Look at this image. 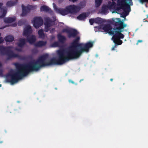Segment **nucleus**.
<instances>
[{
    "instance_id": "2eb2a0df",
    "label": "nucleus",
    "mask_w": 148,
    "mask_h": 148,
    "mask_svg": "<svg viewBox=\"0 0 148 148\" xmlns=\"http://www.w3.org/2000/svg\"><path fill=\"white\" fill-rule=\"evenodd\" d=\"M45 22L44 23L45 25V27L46 29H47V30L46 31H47L49 29V28L51 26H52V25L51 24V19H45Z\"/></svg>"
},
{
    "instance_id": "6ab92c4d",
    "label": "nucleus",
    "mask_w": 148,
    "mask_h": 148,
    "mask_svg": "<svg viewBox=\"0 0 148 148\" xmlns=\"http://www.w3.org/2000/svg\"><path fill=\"white\" fill-rule=\"evenodd\" d=\"M25 40L24 38L21 39L19 40V43L18 46L21 47H23L25 44Z\"/></svg>"
},
{
    "instance_id": "c756f323",
    "label": "nucleus",
    "mask_w": 148,
    "mask_h": 148,
    "mask_svg": "<svg viewBox=\"0 0 148 148\" xmlns=\"http://www.w3.org/2000/svg\"><path fill=\"white\" fill-rule=\"evenodd\" d=\"M80 39V37L79 36H78V37H77L75 38V40H74L75 41L77 42L78 43H79Z\"/></svg>"
},
{
    "instance_id": "aec40b11",
    "label": "nucleus",
    "mask_w": 148,
    "mask_h": 148,
    "mask_svg": "<svg viewBox=\"0 0 148 148\" xmlns=\"http://www.w3.org/2000/svg\"><path fill=\"white\" fill-rule=\"evenodd\" d=\"M17 2V0L10 1L7 2L6 5L8 7H10L16 4Z\"/></svg>"
},
{
    "instance_id": "f704fd0d",
    "label": "nucleus",
    "mask_w": 148,
    "mask_h": 148,
    "mask_svg": "<svg viewBox=\"0 0 148 148\" xmlns=\"http://www.w3.org/2000/svg\"><path fill=\"white\" fill-rule=\"evenodd\" d=\"M16 50L20 52H21L22 51V49L21 48H16Z\"/></svg>"
},
{
    "instance_id": "412c9836",
    "label": "nucleus",
    "mask_w": 148,
    "mask_h": 148,
    "mask_svg": "<svg viewBox=\"0 0 148 148\" xmlns=\"http://www.w3.org/2000/svg\"><path fill=\"white\" fill-rule=\"evenodd\" d=\"M1 13H2V14L1 16H0V18H3L7 13V9L5 7H3L1 9Z\"/></svg>"
},
{
    "instance_id": "7c9ffc66",
    "label": "nucleus",
    "mask_w": 148,
    "mask_h": 148,
    "mask_svg": "<svg viewBox=\"0 0 148 148\" xmlns=\"http://www.w3.org/2000/svg\"><path fill=\"white\" fill-rule=\"evenodd\" d=\"M69 30L67 29H64L62 30V32H66L68 34Z\"/></svg>"
},
{
    "instance_id": "1a4fd4ad",
    "label": "nucleus",
    "mask_w": 148,
    "mask_h": 148,
    "mask_svg": "<svg viewBox=\"0 0 148 148\" xmlns=\"http://www.w3.org/2000/svg\"><path fill=\"white\" fill-rule=\"evenodd\" d=\"M53 5L54 9L56 12L60 13L61 14L65 15L68 14L69 12L66 9H62L58 8L54 3H53Z\"/></svg>"
},
{
    "instance_id": "e433bc0d",
    "label": "nucleus",
    "mask_w": 148,
    "mask_h": 148,
    "mask_svg": "<svg viewBox=\"0 0 148 148\" xmlns=\"http://www.w3.org/2000/svg\"><path fill=\"white\" fill-rule=\"evenodd\" d=\"M69 81L70 82L73 84H74V82L71 80H70Z\"/></svg>"
},
{
    "instance_id": "ea45409f",
    "label": "nucleus",
    "mask_w": 148,
    "mask_h": 148,
    "mask_svg": "<svg viewBox=\"0 0 148 148\" xmlns=\"http://www.w3.org/2000/svg\"><path fill=\"white\" fill-rule=\"evenodd\" d=\"M3 4L2 3H0V8L3 5Z\"/></svg>"
},
{
    "instance_id": "f257e3e1",
    "label": "nucleus",
    "mask_w": 148,
    "mask_h": 148,
    "mask_svg": "<svg viewBox=\"0 0 148 148\" xmlns=\"http://www.w3.org/2000/svg\"><path fill=\"white\" fill-rule=\"evenodd\" d=\"M71 45V47L65 52L64 50L58 51V58L56 59L53 58L49 60L51 66L61 65L69 60L79 58L84 52H89V48L93 46V42H89L84 44L79 43L73 40Z\"/></svg>"
},
{
    "instance_id": "a878e982",
    "label": "nucleus",
    "mask_w": 148,
    "mask_h": 148,
    "mask_svg": "<svg viewBox=\"0 0 148 148\" xmlns=\"http://www.w3.org/2000/svg\"><path fill=\"white\" fill-rule=\"evenodd\" d=\"M120 39H122V38H119L118 39H116V43H114L115 45H121L123 43L122 41L121 40H120Z\"/></svg>"
},
{
    "instance_id": "f03ea898",
    "label": "nucleus",
    "mask_w": 148,
    "mask_h": 148,
    "mask_svg": "<svg viewBox=\"0 0 148 148\" xmlns=\"http://www.w3.org/2000/svg\"><path fill=\"white\" fill-rule=\"evenodd\" d=\"M48 57L47 54L44 55L40 57L36 61L26 64L15 63L14 64L17 71L9 74V76L10 78H7V81L12 84H13L30 72L37 71L42 67L51 66L49 61L45 62Z\"/></svg>"
},
{
    "instance_id": "9b49d317",
    "label": "nucleus",
    "mask_w": 148,
    "mask_h": 148,
    "mask_svg": "<svg viewBox=\"0 0 148 148\" xmlns=\"http://www.w3.org/2000/svg\"><path fill=\"white\" fill-rule=\"evenodd\" d=\"M78 33L77 30L73 29H70L67 34L68 37L69 38H75L78 35Z\"/></svg>"
},
{
    "instance_id": "bb28decb",
    "label": "nucleus",
    "mask_w": 148,
    "mask_h": 148,
    "mask_svg": "<svg viewBox=\"0 0 148 148\" xmlns=\"http://www.w3.org/2000/svg\"><path fill=\"white\" fill-rule=\"evenodd\" d=\"M95 6L96 7H97L99 6L102 2L101 0H95Z\"/></svg>"
},
{
    "instance_id": "58836bf2",
    "label": "nucleus",
    "mask_w": 148,
    "mask_h": 148,
    "mask_svg": "<svg viewBox=\"0 0 148 148\" xmlns=\"http://www.w3.org/2000/svg\"><path fill=\"white\" fill-rule=\"evenodd\" d=\"M115 47V46H114L112 48V50H113L114 49V48Z\"/></svg>"
},
{
    "instance_id": "de8ad7c7",
    "label": "nucleus",
    "mask_w": 148,
    "mask_h": 148,
    "mask_svg": "<svg viewBox=\"0 0 148 148\" xmlns=\"http://www.w3.org/2000/svg\"><path fill=\"white\" fill-rule=\"evenodd\" d=\"M54 19V21H56V19Z\"/></svg>"
},
{
    "instance_id": "c03bdc74",
    "label": "nucleus",
    "mask_w": 148,
    "mask_h": 148,
    "mask_svg": "<svg viewBox=\"0 0 148 148\" xmlns=\"http://www.w3.org/2000/svg\"><path fill=\"white\" fill-rule=\"evenodd\" d=\"M113 80V79L112 78H111L110 79V80L111 81H112H112Z\"/></svg>"
},
{
    "instance_id": "49530a36",
    "label": "nucleus",
    "mask_w": 148,
    "mask_h": 148,
    "mask_svg": "<svg viewBox=\"0 0 148 148\" xmlns=\"http://www.w3.org/2000/svg\"><path fill=\"white\" fill-rule=\"evenodd\" d=\"M79 20H83L84 21V20L85 19H79Z\"/></svg>"
},
{
    "instance_id": "f3484780",
    "label": "nucleus",
    "mask_w": 148,
    "mask_h": 148,
    "mask_svg": "<svg viewBox=\"0 0 148 148\" xmlns=\"http://www.w3.org/2000/svg\"><path fill=\"white\" fill-rule=\"evenodd\" d=\"M89 14L87 12H83L80 14L77 18H85L88 17Z\"/></svg>"
},
{
    "instance_id": "864d4df0",
    "label": "nucleus",
    "mask_w": 148,
    "mask_h": 148,
    "mask_svg": "<svg viewBox=\"0 0 148 148\" xmlns=\"http://www.w3.org/2000/svg\"><path fill=\"white\" fill-rule=\"evenodd\" d=\"M16 26V24L14 26Z\"/></svg>"
},
{
    "instance_id": "4be33fe9",
    "label": "nucleus",
    "mask_w": 148,
    "mask_h": 148,
    "mask_svg": "<svg viewBox=\"0 0 148 148\" xmlns=\"http://www.w3.org/2000/svg\"><path fill=\"white\" fill-rule=\"evenodd\" d=\"M38 34L39 38H44L45 37V34L43 29H40L38 32Z\"/></svg>"
},
{
    "instance_id": "ddd939ff",
    "label": "nucleus",
    "mask_w": 148,
    "mask_h": 148,
    "mask_svg": "<svg viewBox=\"0 0 148 148\" xmlns=\"http://www.w3.org/2000/svg\"><path fill=\"white\" fill-rule=\"evenodd\" d=\"M27 41L31 44H33L36 41V38L35 36L32 35L31 36L26 37Z\"/></svg>"
},
{
    "instance_id": "b1692460",
    "label": "nucleus",
    "mask_w": 148,
    "mask_h": 148,
    "mask_svg": "<svg viewBox=\"0 0 148 148\" xmlns=\"http://www.w3.org/2000/svg\"><path fill=\"white\" fill-rule=\"evenodd\" d=\"M49 10V8L46 6H43L41 7L40 10L41 11H47Z\"/></svg>"
},
{
    "instance_id": "7ed1b4c3",
    "label": "nucleus",
    "mask_w": 148,
    "mask_h": 148,
    "mask_svg": "<svg viewBox=\"0 0 148 148\" xmlns=\"http://www.w3.org/2000/svg\"><path fill=\"white\" fill-rule=\"evenodd\" d=\"M112 20L108 21L110 24H101V26L102 29L105 32L109 33L110 34L113 35L112 39L114 43H116V39L119 38H123L125 36L121 32L124 31V29L127 26L124 21L125 19H117V21H114L115 19H112Z\"/></svg>"
},
{
    "instance_id": "c9c22d12",
    "label": "nucleus",
    "mask_w": 148,
    "mask_h": 148,
    "mask_svg": "<svg viewBox=\"0 0 148 148\" xmlns=\"http://www.w3.org/2000/svg\"><path fill=\"white\" fill-rule=\"evenodd\" d=\"M130 1L129 2V4L130 5H132V3L131 1V0H129Z\"/></svg>"
},
{
    "instance_id": "6e6552de",
    "label": "nucleus",
    "mask_w": 148,
    "mask_h": 148,
    "mask_svg": "<svg viewBox=\"0 0 148 148\" xmlns=\"http://www.w3.org/2000/svg\"><path fill=\"white\" fill-rule=\"evenodd\" d=\"M32 21L34 27L37 29L41 26L43 24V19H34Z\"/></svg>"
},
{
    "instance_id": "4468645a",
    "label": "nucleus",
    "mask_w": 148,
    "mask_h": 148,
    "mask_svg": "<svg viewBox=\"0 0 148 148\" xmlns=\"http://www.w3.org/2000/svg\"><path fill=\"white\" fill-rule=\"evenodd\" d=\"M57 36L58 41L61 43H64L66 40V37L60 34H58Z\"/></svg>"
},
{
    "instance_id": "603ef678",
    "label": "nucleus",
    "mask_w": 148,
    "mask_h": 148,
    "mask_svg": "<svg viewBox=\"0 0 148 148\" xmlns=\"http://www.w3.org/2000/svg\"><path fill=\"white\" fill-rule=\"evenodd\" d=\"M147 18H148V15H147Z\"/></svg>"
},
{
    "instance_id": "2f4dec72",
    "label": "nucleus",
    "mask_w": 148,
    "mask_h": 148,
    "mask_svg": "<svg viewBox=\"0 0 148 148\" xmlns=\"http://www.w3.org/2000/svg\"><path fill=\"white\" fill-rule=\"evenodd\" d=\"M140 2L143 3L144 2H148V0H139Z\"/></svg>"
},
{
    "instance_id": "a19ab883",
    "label": "nucleus",
    "mask_w": 148,
    "mask_h": 148,
    "mask_svg": "<svg viewBox=\"0 0 148 148\" xmlns=\"http://www.w3.org/2000/svg\"><path fill=\"white\" fill-rule=\"evenodd\" d=\"M70 1L73 2H75L77 0H69Z\"/></svg>"
},
{
    "instance_id": "423d86ee",
    "label": "nucleus",
    "mask_w": 148,
    "mask_h": 148,
    "mask_svg": "<svg viewBox=\"0 0 148 148\" xmlns=\"http://www.w3.org/2000/svg\"><path fill=\"white\" fill-rule=\"evenodd\" d=\"M81 8L80 6L75 5H71L66 7V9L68 10L69 13L75 14L79 11Z\"/></svg>"
},
{
    "instance_id": "5701e85b",
    "label": "nucleus",
    "mask_w": 148,
    "mask_h": 148,
    "mask_svg": "<svg viewBox=\"0 0 148 148\" xmlns=\"http://www.w3.org/2000/svg\"><path fill=\"white\" fill-rule=\"evenodd\" d=\"M26 24V21L24 20V19H21L18 21V25L19 26L25 25Z\"/></svg>"
},
{
    "instance_id": "a18cd8bd",
    "label": "nucleus",
    "mask_w": 148,
    "mask_h": 148,
    "mask_svg": "<svg viewBox=\"0 0 148 148\" xmlns=\"http://www.w3.org/2000/svg\"><path fill=\"white\" fill-rule=\"evenodd\" d=\"M3 143V141H0V144L2 143Z\"/></svg>"
},
{
    "instance_id": "cd10ccee",
    "label": "nucleus",
    "mask_w": 148,
    "mask_h": 148,
    "mask_svg": "<svg viewBox=\"0 0 148 148\" xmlns=\"http://www.w3.org/2000/svg\"><path fill=\"white\" fill-rule=\"evenodd\" d=\"M51 46L52 47H58L59 46V44L58 42L56 41L52 43Z\"/></svg>"
},
{
    "instance_id": "37998d69",
    "label": "nucleus",
    "mask_w": 148,
    "mask_h": 148,
    "mask_svg": "<svg viewBox=\"0 0 148 148\" xmlns=\"http://www.w3.org/2000/svg\"><path fill=\"white\" fill-rule=\"evenodd\" d=\"M83 80H84V79H81V80H80L79 82H81L82 81H83Z\"/></svg>"
},
{
    "instance_id": "0eeeda50",
    "label": "nucleus",
    "mask_w": 148,
    "mask_h": 148,
    "mask_svg": "<svg viewBox=\"0 0 148 148\" xmlns=\"http://www.w3.org/2000/svg\"><path fill=\"white\" fill-rule=\"evenodd\" d=\"M31 7V6H25L23 5H22V12L21 15L22 17H24L27 15L29 12Z\"/></svg>"
},
{
    "instance_id": "8fccbe9b",
    "label": "nucleus",
    "mask_w": 148,
    "mask_h": 148,
    "mask_svg": "<svg viewBox=\"0 0 148 148\" xmlns=\"http://www.w3.org/2000/svg\"><path fill=\"white\" fill-rule=\"evenodd\" d=\"M1 85L0 84V87H1Z\"/></svg>"
},
{
    "instance_id": "f8f14e48",
    "label": "nucleus",
    "mask_w": 148,
    "mask_h": 148,
    "mask_svg": "<svg viewBox=\"0 0 148 148\" xmlns=\"http://www.w3.org/2000/svg\"><path fill=\"white\" fill-rule=\"evenodd\" d=\"M106 21L105 19H89V22L91 25H92L94 23L98 24H103Z\"/></svg>"
},
{
    "instance_id": "39448f33",
    "label": "nucleus",
    "mask_w": 148,
    "mask_h": 148,
    "mask_svg": "<svg viewBox=\"0 0 148 148\" xmlns=\"http://www.w3.org/2000/svg\"><path fill=\"white\" fill-rule=\"evenodd\" d=\"M11 49L12 47L10 46L4 47L3 45H0V53L2 55L6 56L7 60H10L14 58H19V55L14 53Z\"/></svg>"
},
{
    "instance_id": "79ce46f5",
    "label": "nucleus",
    "mask_w": 148,
    "mask_h": 148,
    "mask_svg": "<svg viewBox=\"0 0 148 148\" xmlns=\"http://www.w3.org/2000/svg\"><path fill=\"white\" fill-rule=\"evenodd\" d=\"M7 26H5L2 27L1 28V29H3L5 27H6Z\"/></svg>"
},
{
    "instance_id": "9d476101",
    "label": "nucleus",
    "mask_w": 148,
    "mask_h": 148,
    "mask_svg": "<svg viewBox=\"0 0 148 148\" xmlns=\"http://www.w3.org/2000/svg\"><path fill=\"white\" fill-rule=\"evenodd\" d=\"M32 30L31 27L30 25L27 26L24 29L23 32V34L25 37L29 36V35L32 34Z\"/></svg>"
},
{
    "instance_id": "473e14b6",
    "label": "nucleus",
    "mask_w": 148,
    "mask_h": 148,
    "mask_svg": "<svg viewBox=\"0 0 148 148\" xmlns=\"http://www.w3.org/2000/svg\"><path fill=\"white\" fill-rule=\"evenodd\" d=\"M1 34L0 33V44L2 43L3 41V40L2 38L1 37Z\"/></svg>"
},
{
    "instance_id": "20e7f679",
    "label": "nucleus",
    "mask_w": 148,
    "mask_h": 148,
    "mask_svg": "<svg viewBox=\"0 0 148 148\" xmlns=\"http://www.w3.org/2000/svg\"><path fill=\"white\" fill-rule=\"evenodd\" d=\"M112 2L108 3V6H103L101 10V12L106 14L110 10L112 13H117L119 14L121 17L125 18L130 11L129 6L126 3V0H118L117 8H115V3L114 1L116 0H112Z\"/></svg>"
},
{
    "instance_id": "4c0bfd02",
    "label": "nucleus",
    "mask_w": 148,
    "mask_h": 148,
    "mask_svg": "<svg viewBox=\"0 0 148 148\" xmlns=\"http://www.w3.org/2000/svg\"><path fill=\"white\" fill-rule=\"evenodd\" d=\"M2 73V70L1 68V67H0V75H1Z\"/></svg>"
},
{
    "instance_id": "dca6fc26",
    "label": "nucleus",
    "mask_w": 148,
    "mask_h": 148,
    "mask_svg": "<svg viewBox=\"0 0 148 148\" xmlns=\"http://www.w3.org/2000/svg\"><path fill=\"white\" fill-rule=\"evenodd\" d=\"M47 42L46 41H39L36 42L34 45L35 47H41L42 46H45Z\"/></svg>"
},
{
    "instance_id": "c85d7f7f",
    "label": "nucleus",
    "mask_w": 148,
    "mask_h": 148,
    "mask_svg": "<svg viewBox=\"0 0 148 148\" xmlns=\"http://www.w3.org/2000/svg\"><path fill=\"white\" fill-rule=\"evenodd\" d=\"M32 51L33 53H38V51L36 49H32Z\"/></svg>"
},
{
    "instance_id": "09e8293b",
    "label": "nucleus",
    "mask_w": 148,
    "mask_h": 148,
    "mask_svg": "<svg viewBox=\"0 0 148 148\" xmlns=\"http://www.w3.org/2000/svg\"><path fill=\"white\" fill-rule=\"evenodd\" d=\"M36 18L38 19V18Z\"/></svg>"
},
{
    "instance_id": "393cba45",
    "label": "nucleus",
    "mask_w": 148,
    "mask_h": 148,
    "mask_svg": "<svg viewBox=\"0 0 148 148\" xmlns=\"http://www.w3.org/2000/svg\"><path fill=\"white\" fill-rule=\"evenodd\" d=\"M4 21L6 23H11L15 21L16 19H3Z\"/></svg>"
},
{
    "instance_id": "72a5a7b5",
    "label": "nucleus",
    "mask_w": 148,
    "mask_h": 148,
    "mask_svg": "<svg viewBox=\"0 0 148 148\" xmlns=\"http://www.w3.org/2000/svg\"><path fill=\"white\" fill-rule=\"evenodd\" d=\"M142 42H143V40H138L137 41V42L136 44V45H138L139 43Z\"/></svg>"
},
{
    "instance_id": "3c124183",
    "label": "nucleus",
    "mask_w": 148,
    "mask_h": 148,
    "mask_svg": "<svg viewBox=\"0 0 148 148\" xmlns=\"http://www.w3.org/2000/svg\"><path fill=\"white\" fill-rule=\"evenodd\" d=\"M97 18L99 19V18Z\"/></svg>"
},
{
    "instance_id": "a211bd4d",
    "label": "nucleus",
    "mask_w": 148,
    "mask_h": 148,
    "mask_svg": "<svg viewBox=\"0 0 148 148\" xmlns=\"http://www.w3.org/2000/svg\"><path fill=\"white\" fill-rule=\"evenodd\" d=\"M5 40L7 42H12L14 39V37L10 35H8L5 37L4 38Z\"/></svg>"
}]
</instances>
